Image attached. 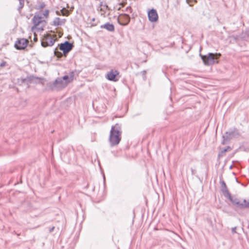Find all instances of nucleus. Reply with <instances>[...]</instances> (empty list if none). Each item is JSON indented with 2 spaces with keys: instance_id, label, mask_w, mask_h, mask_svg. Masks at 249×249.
Segmentation results:
<instances>
[{
  "instance_id": "nucleus-27",
  "label": "nucleus",
  "mask_w": 249,
  "mask_h": 249,
  "mask_svg": "<svg viewBox=\"0 0 249 249\" xmlns=\"http://www.w3.org/2000/svg\"><path fill=\"white\" fill-rule=\"evenodd\" d=\"M6 62L5 61H3L0 64V67H4L6 66Z\"/></svg>"
},
{
  "instance_id": "nucleus-7",
  "label": "nucleus",
  "mask_w": 249,
  "mask_h": 249,
  "mask_svg": "<svg viewBox=\"0 0 249 249\" xmlns=\"http://www.w3.org/2000/svg\"><path fill=\"white\" fill-rule=\"evenodd\" d=\"M58 46L59 49L63 52L65 55L68 54L73 48L74 45L72 43L68 41H65L64 43L59 44Z\"/></svg>"
},
{
  "instance_id": "nucleus-22",
  "label": "nucleus",
  "mask_w": 249,
  "mask_h": 249,
  "mask_svg": "<svg viewBox=\"0 0 249 249\" xmlns=\"http://www.w3.org/2000/svg\"><path fill=\"white\" fill-rule=\"evenodd\" d=\"M27 78L28 82H31L35 79H40L38 77H35L33 75H30L29 76H27Z\"/></svg>"
},
{
  "instance_id": "nucleus-32",
  "label": "nucleus",
  "mask_w": 249,
  "mask_h": 249,
  "mask_svg": "<svg viewBox=\"0 0 249 249\" xmlns=\"http://www.w3.org/2000/svg\"><path fill=\"white\" fill-rule=\"evenodd\" d=\"M191 171H192V175H194L195 173H194V170L192 168L191 169Z\"/></svg>"
},
{
  "instance_id": "nucleus-36",
  "label": "nucleus",
  "mask_w": 249,
  "mask_h": 249,
  "mask_svg": "<svg viewBox=\"0 0 249 249\" xmlns=\"http://www.w3.org/2000/svg\"><path fill=\"white\" fill-rule=\"evenodd\" d=\"M102 3H103V2H101V3H100V5H101V6H102V5H103Z\"/></svg>"
},
{
  "instance_id": "nucleus-10",
  "label": "nucleus",
  "mask_w": 249,
  "mask_h": 249,
  "mask_svg": "<svg viewBox=\"0 0 249 249\" xmlns=\"http://www.w3.org/2000/svg\"><path fill=\"white\" fill-rule=\"evenodd\" d=\"M28 43V40L27 39L20 38L16 41L14 46L17 50H23L27 47Z\"/></svg>"
},
{
  "instance_id": "nucleus-20",
  "label": "nucleus",
  "mask_w": 249,
  "mask_h": 249,
  "mask_svg": "<svg viewBox=\"0 0 249 249\" xmlns=\"http://www.w3.org/2000/svg\"><path fill=\"white\" fill-rule=\"evenodd\" d=\"M61 78H62V79H63V81H64V80L65 81H64V82H67V85L68 84V83L71 82V80L69 75H64Z\"/></svg>"
},
{
  "instance_id": "nucleus-17",
  "label": "nucleus",
  "mask_w": 249,
  "mask_h": 249,
  "mask_svg": "<svg viewBox=\"0 0 249 249\" xmlns=\"http://www.w3.org/2000/svg\"><path fill=\"white\" fill-rule=\"evenodd\" d=\"M19 6L18 7V10L19 13H21L22 9L24 6V0H18Z\"/></svg>"
},
{
  "instance_id": "nucleus-19",
  "label": "nucleus",
  "mask_w": 249,
  "mask_h": 249,
  "mask_svg": "<svg viewBox=\"0 0 249 249\" xmlns=\"http://www.w3.org/2000/svg\"><path fill=\"white\" fill-rule=\"evenodd\" d=\"M54 54L58 58H60L62 56V53L58 51L57 48L54 50Z\"/></svg>"
},
{
  "instance_id": "nucleus-28",
  "label": "nucleus",
  "mask_w": 249,
  "mask_h": 249,
  "mask_svg": "<svg viewBox=\"0 0 249 249\" xmlns=\"http://www.w3.org/2000/svg\"><path fill=\"white\" fill-rule=\"evenodd\" d=\"M21 82H22V83H25L26 82L28 81L27 77H26V78H22V79H21Z\"/></svg>"
},
{
  "instance_id": "nucleus-8",
  "label": "nucleus",
  "mask_w": 249,
  "mask_h": 249,
  "mask_svg": "<svg viewBox=\"0 0 249 249\" xmlns=\"http://www.w3.org/2000/svg\"><path fill=\"white\" fill-rule=\"evenodd\" d=\"M118 23L122 26H126L130 21V17L127 14H121L117 18Z\"/></svg>"
},
{
  "instance_id": "nucleus-29",
  "label": "nucleus",
  "mask_w": 249,
  "mask_h": 249,
  "mask_svg": "<svg viewBox=\"0 0 249 249\" xmlns=\"http://www.w3.org/2000/svg\"><path fill=\"white\" fill-rule=\"evenodd\" d=\"M236 227H233L231 229V231H232V233H236Z\"/></svg>"
},
{
  "instance_id": "nucleus-3",
  "label": "nucleus",
  "mask_w": 249,
  "mask_h": 249,
  "mask_svg": "<svg viewBox=\"0 0 249 249\" xmlns=\"http://www.w3.org/2000/svg\"><path fill=\"white\" fill-rule=\"evenodd\" d=\"M199 55L205 65L211 66L215 63H218V61H215V60L218 59L221 56V54L220 53H209L207 55H202L200 53Z\"/></svg>"
},
{
  "instance_id": "nucleus-4",
  "label": "nucleus",
  "mask_w": 249,
  "mask_h": 249,
  "mask_svg": "<svg viewBox=\"0 0 249 249\" xmlns=\"http://www.w3.org/2000/svg\"><path fill=\"white\" fill-rule=\"evenodd\" d=\"M230 202L237 209H245L249 208V199H240L235 196H231L228 198Z\"/></svg>"
},
{
  "instance_id": "nucleus-31",
  "label": "nucleus",
  "mask_w": 249,
  "mask_h": 249,
  "mask_svg": "<svg viewBox=\"0 0 249 249\" xmlns=\"http://www.w3.org/2000/svg\"><path fill=\"white\" fill-rule=\"evenodd\" d=\"M142 75H145L146 74V71H145V70L143 71H142Z\"/></svg>"
},
{
  "instance_id": "nucleus-9",
  "label": "nucleus",
  "mask_w": 249,
  "mask_h": 249,
  "mask_svg": "<svg viewBox=\"0 0 249 249\" xmlns=\"http://www.w3.org/2000/svg\"><path fill=\"white\" fill-rule=\"evenodd\" d=\"M119 72L115 70H111L106 75V77L109 81L116 82L120 78Z\"/></svg>"
},
{
  "instance_id": "nucleus-12",
  "label": "nucleus",
  "mask_w": 249,
  "mask_h": 249,
  "mask_svg": "<svg viewBox=\"0 0 249 249\" xmlns=\"http://www.w3.org/2000/svg\"><path fill=\"white\" fill-rule=\"evenodd\" d=\"M148 19L151 22H156L158 19V15L157 11L154 9H151L148 12Z\"/></svg>"
},
{
  "instance_id": "nucleus-16",
  "label": "nucleus",
  "mask_w": 249,
  "mask_h": 249,
  "mask_svg": "<svg viewBox=\"0 0 249 249\" xmlns=\"http://www.w3.org/2000/svg\"><path fill=\"white\" fill-rule=\"evenodd\" d=\"M46 6L45 2L38 1L37 5H36L35 9L38 10L43 9Z\"/></svg>"
},
{
  "instance_id": "nucleus-39",
  "label": "nucleus",
  "mask_w": 249,
  "mask_h": 249,
  "mask_svg": "<svg viewBox=\"0 0 249 249\" xmlns=\"http://www.w3.org/2000/svg\"><path fill=\"white\" fill-rule=\"evenodd\" d=\"M120 9H121V8H120V7H119V8H118V10H120Z\"/></svg>"
},
{
  "instance_id": "nucleus-40",
  "label": "nucleus",
  "mask_w": 249,
  "mask_h": 249,
  "mask_svg": "<svg viewBox=\"0 0 249 249\" xmlns=\"http://www.w3.org/2000/svg\"><path fill=\"white\" fill-rule=\"evenodd\" d=\"M248 228H249V226L248 227Z\"/></svg>"
},
{
  "instance_id": "nucleus-38",
  "label": "nucleus",
  "mask_w": 249,
  "mask_h": 249,
  "mask_svg": "<svg viewBox=\"0 0 249 249\" xmlns=\"http://www.w3.org/2000/svg\"><path fill=\"white\" fill-rule=\"evenodd\" d=\"M104 6H106L107 8V5H105Z\"/></svg>"
},
{
  "instance_id": "nucleus-34",
  "label": "nucleus",
  "mask_w": 249,
  "mask_h": 249,
  "mask_svg": "<svg viewBox=\"0 0 249 249\" xmlns=\"http://www.w3.org/2000/svg\"><path fill=\"white\" fill-rule=\"evenodd\" d=\"M95 20V18H93L91 20L92 21H94Z\"/></svg>"
},
{
  "instance_id": "nucleus-1",
  "label": "nucleus",
  "mask_w": 249,
  "mask_h": 249,
  "mask_svg": "<svg viewBox=\"0 0 249 249\" xmlns=\"http://www.w3.org/2000/svg\"><path fill=\"white\" fill-rule=\"evenodd\" d=\"M122 130L119 124L112 126L108 139L110 146H115L118 145L121 140Z\"/></svg>"
},
{
  "instance_id": "nucleus-11",
  "label": "nucleus",
  "mask_w": 249,
  "mask_h": 249,
  "mask_svg": "<svg viewBox=\"0 0 249 249\" xmlns=\"http://www.w3.org/2000/svg\"><path fill=\"white\" fill-rule=\"evenodd\" d=\"M220 182L221 184V186H220L221 191L222 192L224 196L226 198H229L231 195V193H230V192L227 187L226 183L223 180H220Z\"/></svg>"
},
{
  "instance_id": "nucleus-13",
  "label": "nucleus",
  "mask_w": 249,
  "mask_h": 249,
  "mask_svg": "<svg viewBox=\"0 0 249 249\" xmlns=\"http://www.w3.org/2000/svg\"><path fill=\"white\" fill-rule=\"evenodd\" d=\"M66 21V19L65 18L60 19L58 17H56L54 18L53 23L51 24L54 26H61L64 25Z\"/></svg>"
},
{
  "instance_id": "nucleus-25",
  "label": "nucleus",
  "mask_w": 249,
  "mask_h": 249,
  "mask_svg": "<svg viewBox=\"0 0 249 249\" xmlns=\"http://www.w3.org/2000/svg\"><path fill=\"white\" fill-rule=\"evenodd\" d=\"M69 77L71 81L73 80V77L74 76V71H71L70 73V75H69Z\"/></svg>"
},
{
  "instance_id": "nucleus-30",
  "label": "nucleus",
  "mask_w": 249,
  "mask_h": 249,
  "mask_svg": "<svg viewBox=\"0 0 249 249\" xmlns=\"http://www.w3.org/2000/svg\"><path fill=\"white\" fill-rule=\"evenodd\" d=\"M54 228H55V227L54 226H53L52 227L50 228L49 229V232L50 233L52 232L53 231Z\"/></svg>"
},
{
  "instance_id": "nucleus-14",
  "label": "nucleus",
  "mask_w": 249,
  "mask_h": 249,
  "mask_svg": "<svg viewBox=\"0 0 249 249\" xmlns=\"http://www.w3.org/2000/svg\"><path fill=\"white\" fill-rule=\"evenodd\" d=\"M226 135L230 136L231 139L232 137H238L240 135V133L238 129L236 128H233L232 130L229 132L225 133Z\"/></svg>"
},
{
  "instance_id": "nucleus-37",
  "label": "nucleus",
  "mask_w": 249,
  "mask_h": 249,
  "mask_svg": "<svg viewBox=\"0 0 249 249\" xmlns=\"http://www.w3.org/2000/svg\"><path fill=\"white\" fill-rule=\"evenodd\" d=\"M236 181H237L238 183H239V181H238V179H237V178L236 179Z\"/></svg>"
},
{
  "instance_id": "nucleus-6",
  "label": "nucleus",
  "mask_w": 249,
  "mask_h": 249,
  "mask_svg": "<svg viewBox=\"0 0 249 249\" xmlns=\"http://www.w3.org/2000/svg\"><path fill=\"white\" fill-rule=\"evenodd\" d=\"M56 37V35H51L50 34L44 35L41 41V46L43 47L53 46L57 40Z\"/></svg>"
},
{
  "instance_id": "nucleus-23",
  "label": "nucleus",
  "mask_w": 249,
  "mask_h": 249,
  "mask_svg": "<svg viewBox=\"0 0 249 249\" xmlns=\"http://www.w3.org/2000/svg\"><path fill=\"white\" fill-rule=\"evenodd\" d=\"M123 12H127L130 13H132V9L130 6H128L125 9L122 10Z\"/></svg>"
},
{
  "instance_id": "nucleus-35",
  "label": "nucleus",
  "mask_w": 249,
  "mask_h": 249,
  "mask_svg": "<svg viewBox=\"0 0 249 249\" xmlns=\"http://www.w3.org/2000/svg\"><path fill=\"white\" fill-rule=\"evenodd\" d=\"M96 25H97V24H96V23H95V24L93 23V24H92V26H96Z\"/></svg>"
},
{
  "instance_id": "nucleus-2",
  "label": "nucleus",
  "mask_w": 249,
  "mask_h": 249,
  "mask_svg": "<svg viewBox=\"0 0 249 249\" xmlns=\"http://www.w3.org/2000/svg\"><path fill=\"white\" fill-rule=\"evenodd\" d=\"M32 22L34 24L32 29L33 30L36 29L37 31H43L46 24V20L43 19V17L41 16V11H40L35 13Z\"/></svg>"
},
{
  "instance_id": "nucleus-21",
  "label": "nucleus",
  "mask_w": 249,
  "mask_h": 249,
  "mask_svg": "<svg viewBox=\"0 0 249 249\" xmlns=\"http://www.w3.org/2000/svg\"><path fill=\"white\" fill-rule=\"evenodd\" d=\"M49 10L46 9L43 12L42 14L41 13V15H42L43 16V18H49Z\"/></svg>"
},
{
  "instance_id": "nucleus-5",
  "label": "nucleus",
  "mask_w": 249,
  "mask_h": 249,
  "mask_svg": "<svg viewBox=\"0 0 249 249\" xmlns=\"http://www.w3.org/2000/svg\"><path fill=\"white\" fill-rule=\"evenodd\" d=\"M67 86V82H64L61 78H57L53 82L48 84V87L51 90H59L64 88Z\"/></svg>"
},
{
  "instance_id": "nucleus-18",
  "label": "nucleus",
  "mask_w": 249,
  "mask_h": 249,
  "mask_svg": "<svg viewBox=\"0 0 249 249\" xmlns=\"http://www.w3.org/2000/svg\"><path fill=\"white\" fill-rule=\"evenodd\" d=\"M222 138H223V140H222L221 143L223 145L226 144L227 142L230 140V136L226 135V134H225V135L223 136Z\"/></svg>"
},
{
  "instance_id": "nucleus-24",
  "label": "nucleus",
  "mask_w": 249,
  "mask_h": 249,
  "mask_svg": "<svg viewBox=\"0 0 249 249\" xmlns=\"http://www.w3.org/2000/svg\"><path fill=\"white\" fill-rule=\"evenodd\" d=\"M61 12L62 13V15L63 16H68L69 15L68 14V11L66 10L65 8H63L61 10Z\"/></svg>"
},
{
  "instance_id": "nucleus-33",
  "label": "nucleus",
  "mask_w": 249,
  "mask_h": 249,
  "mask_svg": "<svg viewBox=\"0 0 249 249\" xmlns=\"http://www.w3.org/2000/svg\"><path fill=\"white\" fill-rule=\"evenodd\" d=\"M56 14H57V15H60V13H59V12H58V11H56Z\"/></svg>"
},
{
  "instance_id": "nucleus-15",
  "label": "nucleus",
  "mask_w": 249,
  "mask_h": 249,
  "mask_svg": "<svg viewBox=\"0 0 249 249\" xmlns=\"http://www.w3.org/2000/svg\"><path fill=\"white\" fill-rule=\"evenodd\" d=\"M100 28H104L109 32H114L115 31V27L113 24L109 22H107L105 24L102 25Z\"/></svg>"
},
{
  "instance_id": "nucleus-26",
  "label": "nucleus",
  "mask_w": 249,
  "mask_h": 249,
  "mask_svg": "<svg viewBox=\"0 0 249 249\" xmlns=\"http://www.w3.org/2000/svg\"><path fill=\"white\" fill-rule=\"evenodd\" d=\"M231 148L230 146H227L226 148L223 149L222 151H221V153H225L227 151H228V150H231Z\"/></svg>"
}]
</instances>
